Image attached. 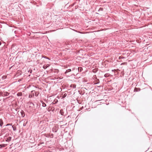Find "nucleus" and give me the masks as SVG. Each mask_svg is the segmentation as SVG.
Here are the masks:
<instances>
[{
	"mask_svg": "<svg viewBox=\"0 0 152 152\" xmlns=\"http://www.w3.org/2000/svg\"><path fill=\"white\" fill-rule=\"evenodd\" d=\"M0 94H1V96H5L9 95V93L7 91H0Z\"/></svg>",
	"mask_w": 152,
	"mask_h": 152,
	"instance_id": "1",
	"label": "nucleus"
},
{
	"mask_svg": "<svg viewBox=\"0 0 152 152\" xmlns=\"http://www.w3.org/2000/svg\"><path fill=\"white\" fill-rule=\"evenodd\" d=\"M5 141H6L9 142L11 140V139H12V137H8L7 138L5 137Z\"/></svg>",
	"mask_w": 152,
	"mask_h": 152,
	"instance_id": "2",
	"label": "nucleus"
},
{
	"mask_svg": "<svg viewBox=\"0 0 152 152\" xmlns=\"http://www.w3.org/2000/svg\"><path fill=\"white\" fill-rule=\"evenodd\" d=\"M58 129V127L57 126H55L54 127H53L52 129L53 131V132H56Z\"/></svg>",
	"mask_w": 152,
	"mask_h": 152,
	"instance_id": "3",
	"label": "nucleus"
},
{
	"mask_svg": "<svg viewBox=\"0 0 152 152\" xmlns=\"http://www.w3.org/2000/svg\"><path fill=\"white\" fill-rule=\"evenodd\" d=\"M3 122L2 119H0V126L1 127L3 125Z\"/></svg>",
	"mask_w": 152,
	"mask_h": 152,
	"instance_id": "4",
	"label": "nucleus"
},
{
	"mask_svg": "<svg viewBox=\"0 0 152 152\" xmlns=\"http://www.w3.org/2000/svg\"><path fill=\"white\" fill-rule=\"evenodd\" d=\"M41 102L42 103V106L43 107H46V104L43 101H41Z\"/></svg>",
	"mask_w": 152,
	"mask_h": 152,
	"instance_id": "5",
	"label": "nucleus"
},
{
	"mask_svg": "<svg viewBox=\"0 0 152 152\" xmlns=\"http://www.w3.org/2000/svg\"><path fill=\"white\" fill-rule=\"evenodd\" d=\"M21 114L22 115V117H24V116L25 115V113H24V111H21Z\"/></svg>",
	"mask_w": 152,
	"mask_h": 152,
	"instance_id": "6",
	"label": "nucleus"
},
{
	"mask_svg": "<svg viewBox=\"0 0 152 152\" xmlns=\"http://www.w3.org/2000/svg\"><path fill=\"white\" fill-rule=\"evenodd\" d=\"M70 86H71V87H72V88H76V85H75V84H72Z\"/></svg>",
	"mask_w": 152,
	"mask_h": 152,
	"instance_id": "7",
	"label": "nucleus"
},
{
	"mask_svg": "<svg viewBox=\"0 0 152 152\" xmlns=\"http://www.w3.org/2000/svg\"><path fill=\"white\" fill-rule=\"evenodd\" d=\"M7 145H5L4 144L0 145V148H1L2 147H5Z\"/></svg>",
	"mask_w": 152,
	"mask_h": 152,
	"instance_id": "8",
	"label": "nucleus"
},
{
	"mask_svg": "<svg viewBox=\"0 0 152 152\" xmlns=\"http://www.w3.org/2000/svg\"><path fill=\"white\" fill-rule=\"evenodd\" d=\"M22 94L21 92H19L17 94V95L19 96H22Z\"/></svg>",
	"mask_w": 152,
	"mask_h": 152,
	"instance_id": "9",
	"label": "nucleus"
},
{
	"mask_svg": "<svg viewBox=\"0 0 152 152\" xmlns=\"http://www.w3.org/2000/svg\"><path fill=\"white\" fill-rule=\"evenodd\" d=\"M60 113L62 115H64V113L63 110H60Z\"/></svg>",
	"mask_w": 152,
	"mask_h": 152,
	"instance_id": "10",
	"label": "nucleus"
},
{
	"mask_svg": "<svg viewBox=\"0 0 152 152\" xmlns=\"http://www.w3.org/2000/svg\"><path fill=\"white\" fill-rule=\"evenodd\" d=\"M82 70H83V69L82 67H79L78 68V70L79 71H80V72H81V71Z\"/></svg>",
	"mask_w": 152,
	"mask_h": 152,
	"instance_id": "11",
	"label": "nucleus"
},
{
	"mask_svg": "<svg viewBox=\"0 0 152 152\" xmlns=\"http://www.w3.org/2000/svg\"><path fill=\"white\" fill-rule=\"evenodd\" d=\"M39 93V92H37L35 93V95L36 96H38Z\"/></svg>",
	"mask_w": 152,
	"mask_h": 152,
	"instance_id": "12",
	"label": "nucleus"
},
{
	"mask_svg": "<svg viewBox=\"0 0 152 152\" xmlns=\"http://www.w3.org/2000/svg\"><path fill=\"white\" fill-rule=\"evenodd\" d=\"M109 76V74H108V73H106V74H105L104 75V76L105 77H108Z\"/></svg>",
	"mask_w": 152,
	"mask_h": 152,
	"instance_id": "13",
	"label": "nucleus"
},
{
	"mask_svg": "<svg viewBox=\"0 0 152 152\" xmlns=\"http://www.w3.org/2000/svg\"><path fill=\"white\" fill-rule=\"evenodd\" d=\"M71 71V69H68L67 70H66V71L65 73H66L68 72H70Z\"/></svg>",
	"mask_w": 152,
	"mask_h": 152,
	"instance_id": "14",
	"label": "nucleus"
},
{
	"mask_svg": "<svg viewBox=\"0 0 152 152\" xmlns=\"http://www.w3.org/2000/svg\"><path fill=\"white\" fill-rule=\"evenodd\" d=\"M103 8H100L98 10V11H103Z\"/></svg>",
	"mask_w": 152,
	"mask_h": 152,
	"instance_id": "15",
	"label": "nucleus"
},
{
	"mask_svg": "<svg viewBox=\"0 0 152 152\" xmlns=\"http://www.w3.org/2000/svg\"><path fill=\"white\" fill-rule=\"evenodd\" d=\"M51 107H49L47 110H48V111H50L51 110Z\"/></svg>",
	"mask_w": 152,
	"mask_h": 152,
	"instance_id": "16",
	"label": "nucleus"
},
{
	"mask_svg": "<svg viewBox=\"0 0 152 152\" xmlns=\"http://www.w3.org/2000/svg\"><path fill=\"white\" fill-rule=\"evenodd\" d=\"M51 110H52V111L54 110V108L53 107H51Z\"/></svg>",
	"mask_w": 152,
	"mask_h": 152,
	"instance_id": "17",
	"label": "nucleus"
},
{
	"mask_svg": "<svg viewBox=\"0 0 152 152\" xmlns=\"http://www.w3.org/2000/svg\"><path fill=\"white\" fill-rule=\"evenodd\" d=\"M47 66H43V68L44 69H46L47 68Z\"/></svg>",
	"mask_w": 152,
	"mask_h": 152,
	"instance_id": "18",
	"label": "nucleus"
},
{
	"mask_svg": "<svg viewBox=\"0 0 152 152\" xmlns=\"http://www.w3.org/2000/svg\"><path fill=\"white\" fill-rule=\"evenodd\" d=\"M12 125V124H7V125L6 126H9V125Z\"/></svg>",
	"mask_w": 152,
	"mask_h": 152,
	"instance_id": "19",
	"label": "nucleus"
},
{
	"mask_svg": "<svg viewBox=\"0 0 152 152\" xmlns=\"http://www.w3.org/2000/svg\"><path fill=\"white\" fill-rule=\"evenodd\" d=\"M27 123V121H26V124H25L24 123V124H23V126H26V124Z\"/></svg>",
	"mask_w": 152,
	"mask_h": 152,
	"instance_id": "20",
	"label": "nucleus"
},
{
	"mask_svg": "<svg viewBox=\"0 0 152 152\" xmlns=\"http://www.w3.org/2000/svg\"><path fill=\"white\" fill-rule=\"evenodd\" d=\"M28 72H30V73H31V72H32V70H28Z\"/></svg>",
	"mask_w": 152,
	"mask_h": 152,
	"instance_id": "21",
	"label": "nucleus"
},
{
	"mask_svg": "<svg viewBox=\"0 0 152 152\" xmlns=\"http://www.w3.org/2000/svg\"><path fill=\"white\" fill-rule=\"evenodd\" d=\"M99 83V80H98V81L96 83H95L94 84H97Z\"/></svg>",
	"mask_w": 152,
	"mask_h": 152,
	"instance_id": "22",
	"label": "nucleus"
},
{
	"mask_svg": "<svg viewBox=\"0 0 152 152\" xmlns=\"http://www.w3.org/2000/svg\"><path fill=\"white\" fill-rule=\"evenodd\" d=\"M99 83V80H98V81L96 83H95L94 84H97Z\"/></svg>",
	"mask_w": 152,
	"mask_h": 152,
	"instance_id": "23",
	"label": "nucleus"
},
{
	"mask_svg": "<svg viewBox=\"0 0 152 152\" xmlns=\"http://www.w3.org/2000/svg\"><path fill=\"white\" fill-rule=\"evenodd\" d=\"M12 128H13V130L14 131H15L16 130V128H14V127H13V126H12Z\"/></svg>",
	"mask_w": 152,
	"mask_h": 152,
	"instance_id": "24",
	"label": "nucleus"
},
{
	"mask_svg": "<svg viewBox=\"0 0 152 152\" xmlns=\"http://www.w3.org/2000/svg\"><path fill=\"white\" fill-rule=\"evenodd\" d=\"M32 96L31 95H29V97L31 98V97H32Z\"/></svg>",
	"mask_w": 152,
	"mask_h": 152,
	"instance_id": "25",
	"label": "nucleus"
},
{
	"mask_svg": "<svg viewBox=\"0 0 152 152\" xmlns=\"http://www.w3.org/2000/svg\"><path fill=\"white\" fill-rule=\"evenodd\" d=\"M56 103H54L53 102L51 103V104H52L53 105V104H56Z\"/></svg>",
	"mask_w": 152,
	"mask_h": 152,
	"instance_id": "26",
	"label": "nucleus"
},
{
	"mask_svg": "<svg viewBox=\"0 0 152 152\" xmlns=\"http://www.w3.org/2000/svg\"><path fill=\"white\" fill-rule=\"evenodd\" d=\"M57 102H58V100H56V101L55 103H56V104Z\"/></svg>",
	"mask_w": 152,
	"mask_h": 152,
	"instance_id": "27",
	"label": "nucleus"
},
{
	"mask_svg": "<svg viewBox=\"0 0 152 152\" xmlns=\"http://www.w3.org/2000/svg\"><path fill=\"white\" fill-rule=\"evenodd\" d=\"M1 45V42L0 41V45Z\"/></svg>",
	"mask_w": 152,
	"mask_h": 152,
	"instance_id": "28",
	"label": "nucleus"
},
{
	"mask_svg": "<svg viewBox=\"0 0 152 152\" xmlns=\"http://www.w3.org/2000/svg\"><path fill=\"white\" fill-rule=\"evenodd\" d=\"M34 91H31V92H34Z\"/></svg>",
	"mask_w": 152,
	"mask_h": 152,
	"instance_id": "29",
	"label": "nucleus"
},
{
	"mask_svg": "<svg viewBox=\"0 0 152 152\" xmlns=\"http://www.w3.org/2000/svg\"><path fill=\"white\" fill-rule=\"evenodd\" d=\"M46 58L48 59L49 60H50V59L49 58H48L47 57Z\"/></svg>",
	"mask_w": 152,
	"mask_h": 152,
	"instance_id": "30",
	"label": "nucleus"
},
{
	"mask_svg": "<svg viewBox=\"0 0 152 152\" xmlns=\"http://www.w3.org/2000/svg\"><path fill=\"white\" fill-rule=\"evenodd\" d=\"M44 58H46L47 57L45 56V57H44Z\"/></svg>",
	"mask_w": 152,
	"mask_h": 152,
	"instance_id": "31",
	"label": "nucleus"
},
{
	"mask_svg": "<svg viewBox=\"0 0 152 152\" xmlns=\"http://www.w3.org/2000/svg\"><path fill=\"white\" fill-rule=\"evenodd\" d=\"M1 96V94H0V96Z\"/></svg>",
	"mask_w": 152,
	"mask_h": 152,
	"instance_id": "32",
	"label": "nucleus"
},
{
	"mask_svg": "<svg viewBox=\"0 0 152 152\" xmlns=\"http://www.w3.org/2000/svg\"><path fill=\"white\" fill-rule=\"evenodd\" d=\"M65 94H64V96H65Z\"/></svg>",
	"mask_w": 152,
	"mask_h": 152,
	"instance_id": "33",
	"label": "nucleus"
},
{
	"mask_svg": "<svg viewBox=\"0 0 152 152\" xmlns=\"http://www.w3.org/2000/svg\"><path fill=\"white\" fill-rule=\"evenodd\" d=\"M65 94H64V96H65Z\"/></svg>",
	"mask_w": 152,
	"mask_h": 152,
	"instance_id": "34",
	"label": "nucleus"
}]
</instances>
